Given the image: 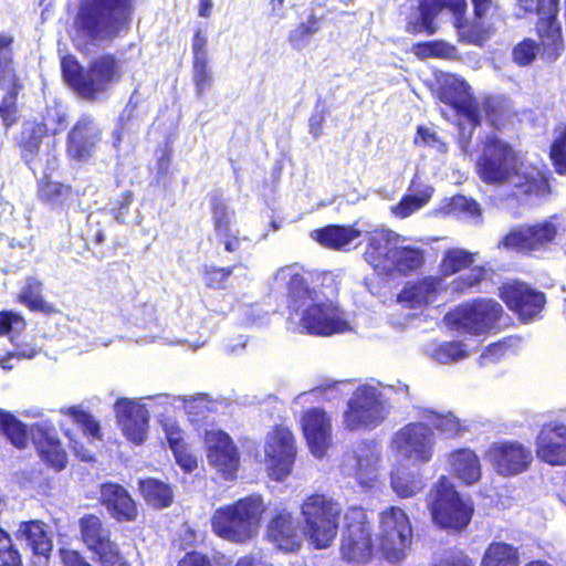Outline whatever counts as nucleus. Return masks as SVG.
<instances>
[{
  "label": "nucleus",
  "instance_id": "nucleus-58",
  "mask_svg": "<svg viewBox=\"0 0 566 566\" xmlns=\"http://www.w3.org/2000/svg\"><path fill=\"white\" fill-rule=\"evenodd\" d=\"M426 417L432 422L434 429L448 437H455L462 431L460 420L451 412L442 415L430 410Z\"/></svg>",
  "mask_w": 566,
  "mask_h": 566
},
{
  "label": "nucleus",
  "instance_id": "nucleus-26",
  "mask_svg": "<svg viewBox=\"0 0 566 566\" xmlns=\"http://www.w3.org/2000/svg\"><path fill=\"white\" fill-rule=\"evenodd\" d=\"M32 442L40 460L60 472L67 465V453L52 424L36 423L32 428Z\"/></svg>",
  "mask_w": 566,
  "mask_h": 566
},
{
  "label": "nucleus",
  "instance_id": "nucleus-36",
  "mask_svg": "<svg viewBox=\"0 0 566 566\" xmlns=\"http://www.w3.org/2000/svg\"><path fill=\"white\" fill-rule=\"evenodd\" d=\"M72 197V185L52 179L51 172L44 171L36 180V198L51 209H65Z\"/></svg>",
  "mask_w": 566,
  "mask_h": 566
},
{
  "label": "nucleus",
  "instance_id": "nucleus-7",
  "mask_svg": "<svg viewBox=\"0 0 566 566\" xmlns=\"http://www.w3.org/2000/svg\"><path fill=\"white\" fill-rule=\"evenodd\" d=\"M475 254L462 248H449L442 253L438 265L439 277H450L462 271L469 273L460 274L451 282V292L455 295L482 292V284L491 281L494 271L485 265H474Z\"/></svg>",
  "mask_w": 566,
  "mask_h": 566
},
{
  "label": "nucleus",
  "instance_id": "nucleus-41",
  "mask_svg": "<svg viewBox=\"0 0 566 566\" xmlns=\"http://www.w3.org/2000/svg\"><path fill=\"white\" fill-rule=\"evenodd\" d=\"M311 237L324 248L331 250H343L355 239L360 237V230L350 226L328 224L315 229Z\"/></svg>",
  "mask_w": 566,
  "mask_h": 566
},
{
  "label": "nucleus",
  "instance_id": "nucleus-51",
  "mask_svg": "<svg viewBox=\"0 0 566 566\" xmlns=\"http://www.w3.org/2000/svg\"><path fill=\"white\" fill-rule=\"evenodd\" d=\"M322 18L310 14L306 21L298 23L287 36L290 44L300 49L308 42L312 35L321 30Z\"/></svg>",
  "mask_w": 566,
  "mask_h": 566
},
{
  "label": "nucleus",
  "instance_id": "nucleus-29",
  "mask_svg": "<svg viewBox=\"0 0 566 566\" xmlns=\"http://www.w3.org/2000/svg\"><path fill=\"white\" fill-rule=\"evenodd\" d=\"M396 238L394 231L385 229H377L368 234L364 258L376 272L382 274L388 269Z\"/></svg>",
  "mask_w": 566,
  "mask_h": 566
},
{
  "label": "nucleus",
  "instance_id": "nucleus-33",
  "mask_svg": "<svg viewBox=\"0 0 566 566\" xmlns=\"http://www.w3.org/2000/svg\"><path fill=\"white\" fill-rule=\"evenodd\" d=\"M521 161L516 165V176L506 185L512 188L515 198L545 197L551 193L548 176L543 171H522Z\"/></svg>",
  "mask_w": 566,
  "mask_h": 566
},
{
  "label": "nucleus",
  "instance_id": "nucleus-55",
  "mask_svg": "<svg viewBox=\"0 0 566 566\" xmlns=\"http://www.w3.org/2000/svg\"><path fill=\"white\" fill-rule=\"evenodd\" d=\"M21 92H4L0 101V119L6 129L19 120L18 99Z\"/></svg>",
  "mask_w": 566,
  "mask_h": 566
},
{
  "label": "nucleus",
  "instance_id": "nucleus-14",
  "mask_svg": "<svg viewBox=\"0 0 566 566\" xmlns=\"http://www.w3.org/2000/svg\"><path fill=\"white\" fill-rule=\"evenodd\" d=\"M503 312L502 305L495 300L478 297L457 306L452 312V322L468 334L481 335L501 319Z\"/></svg>",
  "mask_w": 566,
  "mask_h": 566
},
{
  "label": "nucleus",
  "instance_id": "nucleus-20",
  "mask_svg": "<svg viewBox=\"0 0 566 566\" xmlns=\"http://www.w3.org/2000/svg\"><path fill=\"white\" fill-rule=\"evenodd\" d=\"M208 463L224 479H234L240 467V452L229 433L218 430L206 434Z\"/></svg>",
  "mask_w": 566,
  "mask_h": 566
},
{
  "label": "nucleus",
  "instance_id": "nucleus-5",
  "mask_svg": "<svg viewBox=\"0 0 566 566\" xmlns=\"http://www.w3.org/2000/svg\"><path fill=\"white\" fill-rule=\"evenodd\" d=\"M343 513L340 503L324 493L307 495L301 504L303 534L316 548L332 545L337 536Z\"/></svg>",
  "mask_w": 566,
  "mask_h": 566
},
{
  "label": "nucleus",
  "instance_id": "nucleus-10",
  "mask_svg": "<svg viewBox=\"0 0 566 566\" xmlns=\"http://www.w3.org/2000/svg\"><path fill=\"white\" fill-rule=\"evenodd\" d=\"M557 219V216H552L542 221L513 227L502 237L499 248L523 254L548 251L560 237Z\"/></svg>",
  "mask_w": 566,
  "mask_h": 566
},
{
  "label": "nucleus",
  "instance_id": "nucleus-39",
  "mask_svg": "<svg viewBox=\"0 0 566 566\" xmlns=\"http://www.w3.org/2000/svg\"><path fill=\"white\" fill-rule=\"evenodd\" d=\"M15 537L25 541L34 555L48 557L53 548L52 539L42 521L31 520L21 522Z\"/></svg>",
  "mask_w": 566,
  "mask_h": 566
},
{
  "label": "nucleus",
  "instance_id": "nucleus-32",
  "mask_svg": "<svg viewBox=\"0 0 566 566\" xmlns=\"http://www.w3.org/2000/svg\"><path fill=\"white\" fill-rule=\"evenodd\" d=\"M380 532L392 544L406 546L412 534L411 524L406 512L398 506H389L380 513Z\"/></svg>",
  "mask_w": 566,
  "mask_h": 566
},
{
  "label": "nucleus",
  "instance_id": "nucleus-50",
  "mask_svg": "<svg viewBox=\"0 0 566 566\" xmlns=\"http://www.w3.org/2000/svg\"><path fill=\"white\" fill-rule=\"evenodd\" d=\"M343 534L371 533L366 510L359 505H349L343 516Z\"/></svg>",
  "mask_w": 566,
  "mask_h": 566
},
{
  "label": "nucleus",
  "instance_id": "nucleus-34",
  "mask_svg": "<svg viewBox=\"0 0 566 566\" xmlns=\"http://www.w3.org/2000/svg\"><path fill=\"white\" fill-rule=\"evenodd\" d=\"M268 536L285 551H295L301 546L297 534V524L292 513L284 510L277 512L268 524Z\"/></svg>",
  "mask_w": 566,
  "mask_h": 566
},
{
  "label": "nucleus",
  "instance_id": "nucleus-57",
  "mask_svg": "<svg viewBox=\"0 0 566 566\" xmlns=\"http://www.w3.org/2000/svg\"><path fill=\"white\" fill-rule=\"evenodd\" d=\"M192 82L196 94L203 95L213 84V74L209 60L192 61Z\"/></svg>",
  "mask_w": 566,
  "mask_h": 566
},
{
  "label": "nucleus",
  "instance_id": "nucleus-35",
  "mask_svg": "<svg viewBox=\"0 0 566 566\" xmlns=\"http://www.w3.org/2000/svg\"><path fill=\"white\" fill-rule=\"evenodd\" d=\"M433 192V187L422 186L420 178L415 176L409 184L408 192L390 207V212L400 220L406 219L427 206Z\"/></svg>",
  "mask_w": 566,
  "mask_h": 566
},
{
  "label": "nucleus",
  "instance_id": "nucleus-44",
  "mask_svg": "<svg viewBox=\"0 0 566 566\" xmlns=\"http://www.w3.org/2000/svg\"><path fill=\"white\" fill-rule=\"evenodd\" d=\"M518 548L505 542H491L484 551L480 566H518Z\"/></svg>",
  "mask_w": 566,
  "mask_h": 566
},
{
  "label": "nucleus",
  "instance_id": "nucleus-48",
  "mask_svg": "<svg viewBox=\"0 0 566 566\" xmlns=\"http://www.w3.org/2000/svg\"><path fill=\"white\" fill-rule=\"evenodd\" d=\"M23 87V82L15 70L13 50L0 52V90L22 92Z\"/></svg>",
  "mask_w": 566,
  "mask_h": 566
},
{
  "label": "nucleus",
  "instance_id": "nucleus-25",
  "mask_svg": "<svg viewBox=\"0 0 566 566\" xmlns=\"http://www.w3.org/2000/svg\"><path fill=\"white\" fill-rule=\"evenodd\" d=\"M209 200L211 223L216 234L222 241L224 250L228 253L238 252L248 238L240 235L239 230H232V222L235 216L234 211L229 208L221 193H211Z\"/></svg>",
  "mask_w": 566,
  "mask_h": 566
},
{
  "label": "nucleus",
  "instance_id": "nucleus-9",
  "mask_svg": "<svg viewBox=\"0 0 566 566\" xmlns=\"http://www.w3.org/2000/svg\"><path fill=\"white\" fill-rule=\"evenodd\" d=\"M275 280L284 282L286 307L297 313L304 305L314 302L323 294V287L333 283L327 272L305 269L298 264L282 266L275 273Z\"/></svg>",
  "mask_w": 566,
  "mask_h": 566
},
{
  "label": "nucleus",
  "instance_id": "nucleus-42",
  "mask_svg": "<svg viewBox=\"0 0 566 566\" xmlns=\"http://www.w3.org/2000/svg\"><path fill=\"white\" fill-rule=\"evenodd\" d=\"M138 488L144 501L156 510L169 507L174 502L171 486L158 479H142L138 482Z\"/></svg>",
  "mask_w": 566,
  "mask_h": 566
},
{
  "label": "nucleus",
  "instance_id": "nucleus-15",
  "mask_svg": "<svg viewBox=\"0 0 566 566\" xmlns=\"http://www.w3.org/2000/svg\"><path fill=\"white\" fill-rule=\"evenodd\" d=\"M484 459L504 478L527 471L533 462L528 447L516 440L492 442L484 452Z\"/></svg>",
  "mask_w": 566,
  "mask_h": 566
},
{
  "label": "nucleus",
  "instance_id": "nucleus-12",
  "mask_svg": "<svg viewBox=\"0 0 566 566\" xmlns=\"http://www.w3.org/2000/svg\"><path fill=\"white\" fill-rule=\"evenodd\" d=\"M434 442V433L429 424L412 421L394 433L390 448L401 458L418 463H427L433 458Z\"/></svg>",
  "mask_w": 566,
  "mask_h": 566
},
{
  "label": "nucleus",
  "instance_id": "nucleus-23",
  "mask_svg": "<svg viewBox=\"0 0 566 566\" xmlns=\"http://www.w3.org/2000/svg\"><path fill=\"white\" fill-rule=\"evenodd\" d=\"M101 139L102 129L91 115L84 114L67 133L66 154L71 159L85 161L93 156Z\"/></svg>",
  "mask_w": 566,
  "mask_h": 566
},
{
  "label": "nucleus",
  "instance_id": "nucleus-4",
  "mask_svg": "<svg viewBox=\"0 0 566 566\" xmlns=\"http://www.w3.org/2000/svg\"><path fill=\"white\" fill-rule=\"evenodd\" d=\"M265 511L262 496L249 494L218 507L211 516L212 531L228 542L247 543L258 535Z\"/></svg>",
  "mask_w": 566,
  "mask_h": 566
},
{
  "label": "nucleus",
  "instance_id": "nucleus-18",
  "mask_svg": "<svg viewBox=\"0 0 566 566\" xmlns=\"http://www.w3.org/2000/svg\"><path fill=\"white\" fill-rule=\"evenodd\" d=\"M437 94L440 102L464 117L473 128L481 125L480 104L467 81L455 75H447L440 82Z\"/></svg>",
  "mask_w": 566,
  "mask_h": 566
},
{
  "label": "nucleus",
  "instance_id": "nucleus-38",
  "mask_svg": "<svg viewBox=\"0 0 566 566\" xmlns=\"http://www.w3.org/2000/svg\"><path fill=\"white\" fill-rule=\"evenodd\" d=\"M339 551L342 558L348 563L368 564L374 554L371 533L343 534Z\"/></svg>",
  "mask_w": 566,
  "mask_h": 566
},
{
  "label": "nucleus",
  "instance_id": "nucleus-19",
  "mask_svg": "<svg viewBox=\"0 0 566 566\" xmlns=\"http://www.w3.org/2000/svg\"><path fill=\"white\" fill-rule=\"evenodd\" d=\"M301 327L310 335L332 336L350 329L349 323L333 302H316L307 305L300 319Z\"/></svg>",
  "mask_w": 566,
  "mask_h": 566
},
{
  "label": "nucleus",
  "instance_id": "nucleus-28",
  "mask_svg": "<svg viewBox=\"0 0 566 566\" xmlns=\"http://www.w3.org/2000/svg\"><path fill=\"white\" fill-rule=\"evenodd\" d=\"M302 430L313 454L323 457L332 442L331 419L321 408H310L302 417Z\"/></svg>",
  "mask_w": 566,
  "mask_h": 566
},
{
  "label": "nucleus",
  "instance_id": "nucleus-3",
  "mask_svg": "<svg viewBox=\"0 0 566 566\" xmlns=\"http://www.w3.org/2000/svg\"><path fill=\"white\" fill-rule=\"evenodd\" d=\"M134 11V0H81L75 23L91 40H113L129 29Z\"/></svg>",
  "mask_w": 566,
  "mask_h": 566
},
{
  "label": "nucleus",
  "instance_id": "nucleus-47",
  "mask_svg": "<svg viewBox=\"0 0 566 566\" xmlns=\"http://www.w3.org/2000/svg\"><path fill=\"white\" fill-rule=\"evenodd\" d=\"M413 54L421 59H446L454 60L459 56L458 50L453 44L443 40H431L418 42L412 45Z\"/></svg>",
  "mask_w": 566,
  "mask_h": 566
},
{
  "label": "nucleus",
  "instance_id": "nucleus-37",
  "mask_svg": "<svg viewBox=\"0 0 566 566\" xmlns=\"http://www.w3.org/2000/svg\"><path fill=\"white\" fill-rule=\"evenodd\" d=\"M426 262V252L420 247L396 245L391 252L388 262V269H385V275H390L395 271L401 275H410L419 271Z\"/></svg>",
  "mask_w": 566,
  "mask_h": 566
},
{
  "label": "nucleus",
  "instance_id": "nucleus-17",
  "mask_svg": "<svg viewBox=\"0 0 566 566\" xmlns=\"http://www.w3.org/2000/svg\"><path fill=\"white\" fill-rule=\"evenodd\" d=\"M499 296L522 322L534 319L546 304L544 292L517 280L503 283L499 287Z\"/></svg>",
  "mask_w": 566,
  "mask_h": 566
},
{
  "label": "nucleus",
  "instance_id": "nucleus-63",
  "mask_svg": "<svg viewBox=\"0 0 566 566\" xmlns=\"http://www.w3.org/2000/svg\"><path fill=\"white\" fill-rule=\"evenodd\" d=\"M25 327L24 318L13 311H0V335H9L12 331H22Z\"/></svg>",
  "mask_w": 566,
  "mask_h": 566
},
{
  "label": "nucleus",
  "instance_id": "nucleus-56",
  "mask_svg": "<svg viewBox=\"0 0 566 566\" xmlns=\"http://www.w3.org/2000/svg\"><path fill=\"white\" fill-rule=\"evenodd\" d=\"M549 158L554 170L560 176L566 175V124L559 130V134L553 140L549 149Z\"/></svg>",
  "mask_w": 566,
  "mask_h": 566
},
{
  "label": "nucleus",
  "instance_id": "nucleus-13",
  "mask_svg": "<svg viewBox=\"0 0 566 566\" xmlns=\"http://www.w3.org/2000/svg\"><path fill=\"white\" fill-rule=\"evenodd\" d=\"M378 390L360 385L354 391L344 411V423L348 430L373 429L384 419V406Z\"/></svg>",
  "mask_w": 566,
  "mask_h": 566
},
{
  "label": "nucleus",
  "instance_id": "nucleus-31",
  "mask_svg": "<svg viewBox=\"0 0 566 566\" xmlns=\"http://www.w3.org/2000/svg\"><path fill=\"white\" fill-rule=\"evenodd\" d=\"M441 284L442 279L438 275H427L417 281L407 282L398 293L397 302L409 308L427 305L436 296Z\"/></svg>",
  "mask_w": 566,
  "mask_h": 566
},
{
  "label": "nucleus",
  "instance_id": "nucleus-6",
  "mask_svg": "<svg viewBox=\"0 0 566 566\" xmlns=\"http://www.w3.org/2000/svg\"><path fill=\"white\" fill-rule=\"evenodd\" d=\"M518 161V155L511 144L495 134H490L482 142L475 172L485 185L501 187L516 176Z\"/></svg>",
  "mask_w": 566,
  "mask_h": 566
},
{
  "label": "nucleus",
  "instance_id": "nucleus-62",
  "mask_svg": "<svg viewBox=\"0 0 566 566\" xmlns=\"http://www.w3.org/2000/svg\"><path fill=\"white\" fill-rule=\"evenodd\" d=\"M431 566H475V564L465 552L447 549L433 558Z\"/></svg>",
  "mask_w": 566,
  "mask_h": 566
},
{
  "label": "nucleus",
  "instance_id": "nucleus-22",
  "mask_svg": "<svg viewBox=\"0 0 566 566\" xmlns=\"http://www.w3.org/2000/svg\"><path fill=\"white\" fill-rule=\"evenodd\" d=\"M98 503L118 523H133L139 516L138 503L118 482L105 481L99 484Z\"/></svg>",
  "mask_w": 566,
  "mask_h": 566
},
{
  "label": "nucleus",
  "instance_id": "nucleus-60",
  "mask_svg": "<svg viewBox=\"0 0 566 566\" xmlns=\"http://www.w3.org/2000/svg\"><path fill=\"white\" fill-rule=\"evenodd\" d=\"M465 346L462 342L451 340L441 343L434 349V357L438 361L448 364L452 361H457L467 356Z\"/></svg>",
  "mask_w": 566,
  "mask_h": 566
},
{
  "label": "nucleus",
  "instance_id": "nucleus-2",
  "mask_svg": "<svg viewBox=\"0 0 566 566\" xmlns=\"http://www.w3.org/2000/svg\"><path fill=\"white\" fill-rule=\"evenodd\" d=\"M61 70L67 86L87 101L97 99L123 75L120 60L113 53L92 59L87 67H83L74 56L67 55L61 61Z\"/></svg>",
  "mask_w": 566,
  "mask_h": 566
},
{
  "label": "nucleus",
  "instance_id": "nucleus-49",
  "mask_svg": "<svg viewBox=\"0 0 566 566\" xmlns=\"http://www.w3.org/2000/svg\"><path fill=\"white\" fill-rule=\"evenodd\" d=\"M441 211L446 216L453 217H481V208L476 200L463 195H455L448 198L441 207Z\"/></svg>",
  "mask_w": 566,
  "mask_h": 566
},
{
  "label": "nucleus",
  "instance_id": "nucleus-30",
  "mask_svg": "<svg viewBox=\"0 0 566 566\" xmlns=\"http://www.w3.org/2000/svg\"><path fill=\"white\" fill-rule=\"evenodd\" d=\"M80 539L95 556L116 541L112 538L111 530L103 520L93 513H86L78 520Z\"/></svg>",
  "mask_w": 566,
  "mask_h": 566
},
{
  "label": "nucleus",
  "instance_id": "nucleus-53",
  "mask_svg": "<svg viewBox=\"0 0 566 566\" xmlns=\"http://www.w3.org/2000/svg\"><path fill=\"white\" fill-rule=\"evenodd\" d=\"M235 265L214 266L206 265L202 269V279L205 285L210 290H226L229 286V279L233 273Z\"/></svg>",
  "mask_w": 566,
  "mask_h": 566
},
{
  "label": "nucleus",
  "instance_id": "nucleus-16",
  "mask_svg": "<svg viewBox=\"0 0 566 566\" xmlns=\"http://www.w3.org/2000/svg\"><path fill=\"white\" fill-rule=\"evenodd\" d=\"M296 457L295 438L292 431L276 424L266 437L265 460L269 474L276 481H282L291 472Z\"/></svg>",
  "mask_w": 566,
  "mask_h": 566
},
{
  "label": "nucleus",
  "instance_id": "nucleus-1",
  "mask_svg": "<svg viewBox=\"0 0 566 566\" xmlns=\"http://www.w3.org/2000/svg\"><path fill=\"white\" fill-rule=\"evenodd\" d=\"M524 17H536L535 33L538 42L525 38L512 50L513 61L518 66L533 63L536 55L549 63L558 60L565 51V40L559 21V0H516Z\"/></svg>",
  "mask_w": 566,
  "mask_h": 566
},
{
  "label": "nucleus",
  "instance_id": "nucleus-8",
  "mask_svg": "<svg viewBox=\"0 0 566 566\" xmlns=\"http://www.w3.org/2000/svg\"><path fill=\"white\" fill-rule=\"evenodd\" d=\"M429 510L433 523L442 530L461 532L471 522L474 509L467 503L446 475L432 488Z\"/></svg>",
  "mask_w": 566,
  "mask_h": 566
},
{
  "label": "nucleus",
  "instance_id": "nucleus-43",
  "mask_svg": "<svg viewBox=\"0 0 566 566\" xmlns=\"http://www.w3.org/2000/svg\"><path fill=\"white\" fill-rule=\"evenodd\" d=\"M390 485L401 499L412 497L424 488L419 474L412 472L403 464H398L392 469L390 473Z\"/></svg>",
  "mask_w": 566,
  "mask_h": 566
},
{
  "label": "nucleus",
  "instance_id": "nucleus-21",
  "mask_svg": "<svg viewBox=\"0 0 566 566\" xmlns=\"http://www.w3.org/2000/svg\"><path fill=\"white\" fill-rule=\"evenodd\" d=\"M115 416L125 438L136 446L143 444L147 438L149 412L145 405L120 397L116 400Z\"/></svg>",
  "mask_w": 566,
  "mask_h": 566
},
{
  "label": "nucleus",
  "instance_id": "nucleus-40",
  "mask_svg": "<svg viewBox=\"0 0 566 566\" xmlns=\"http://www.w3.org/2000/svg\"><path fill=\"white\" fill-rule=\"evenodd\" d=\"M449 463L454 475L463 483L471 485L480 481L482 475L478 454L469 448H460L449 455Z\"/></svg>",
  "mask_w": 566,
  "mask_h": 566
},
{
  "label": "nucleus",
  "instance_id": "nucleus-59",
  "mask_svg": "<svg viewBox=\"0 0 566 566\" xmlns=\"http://www.w3.org/2000/svg\"><path fill=\"white\" fill-rule=\"evenodd\" d=\"M105 240L106 229L101 224V222L87 224L85 238L86 247L99 259L107 256V252L102 248Z\"/></svg>",
  "mask_w": 566,
  "mask_h": 566
},
{
  "label": "nucleus",
  "instance_id": "nucleus-24",
  "mask_svg": "<svg viewBox=\"0 0 566 566\" xmlns=\"http://www.w3.org/2000/svg\"><path fill=\"white\" fill-rule=\"evenodd\" d=\"M535 453L539 461L549 465H566V424L544 423L535 439Z\"/></svg>",
  "mask_w": 566,
  "mask_h": 566
},
{
  "label": "nucleus",
  "instance_id": "nucleus-64",
  "mask_svg": "<svg viewBox=\"0 0 566 566\" xmlns=\"http://www.w3.org/2000/svg\"><path fill=\"white\" fill-rule=\"evenodd\" d=\"M191 51L192 61L209 60L208 38L200 28L196 29L193 32L191 39Z\"/></svg>",
  "mask_w": 566,
  "mask_h": 566
},
{
  "label": "nucleus",
  "instance_id": "nucleus-27",
  "mask_svg": "<svg viewBox=\"0 0 566 566\" xmlns=\"http://www.w3.org/2000/svg\"><path fill=\"white\" fill-rule=\"evenodd\" d=\"M444 9L461 15L465 13L467 0H418L419 20L409 21L407 32L413 35L422 32L434 34L438 31L434 20Z\"/></svg>",
  "mask_w": 566,
  "mask_h": 566
},
{
  "label": "nucleus",
  "instance_id": "nucleus-52",
  "mask_svg": "<svg viewBox=\"0 0 566 566\" xmlns=\"http://www.w3.org/2000/svg\"><path fill=\"white\" fill-rule=\"evenodd\" d=\"M463 14L454 15V27L459 30L460 41L467 44L481 45L489 36L488 30L479 22L468 23Z\"/></svg>",
  "mask_w": 566,
  "mask_h": 566
},
{
  "label": "nucleus",
  "instance_id": "nucleus-46",
  "mask_svg": "<svg viewBox=\"0 0 566 566\" xmlns=\"http://www.w3.org/2000/svg\"><path fill=\"white\" fill-rule=\"evenodd\" d=\"M0 433L18 450L28 447L29 434L27 424L19 420L13 413L0 408Z\"/></svg>",
  "mask_w": 566,
  "mask_h": 566
},
{
  "label": "nucleus",
  "instance_id": "nucleus-45",
  "mask_svg": "<svg viewBox=\"0 0 566 566\" xmlns=\"http://www.w3.org/2000/svg\"><path fill=\"white\" fill-rule=\"evenodd\" d=\"M42 290L43 285L40 281L29 279L18 294L17 301L27 306L31 312L45 315L57 313L56 307L42 297Z\"/></svg>",
  "mask_w": 566,
  "mask_h": 566
},
{
  "label": "nucleus",
  "instance_id": "nucleus-61",
  "mask_svg": "<svg viewBox=\"0 0 566 566\" xmlns=\"http://www.w3.org/2000/svg\"><path fill=\"white\" fill-rule=\"evenodd\" d=\"M99 566H132L117 542L94 556Z\"/></svg>",
  "mask_w": 566,
  "mask_h": 566
},
{
  "label": "nucleus",
  "instance_id": "nucleus-11",
  "mask_svg": "<svg viewBox=\"0 0 566 566\" xmlns=\"http://www.w3.org/2000/svg\"><path fill=\"white\" fill-rule=\"evenodd\" d=\"M14 142L20 157L27 166L34 165L40 155L44 153L46 155V168L50 171L57 169L59 159L54 154L56 143L44 122L24 120L20 132L14 137Z\"/></svg>",
  "mask_w": 566,
  "mask_h": 566
},
{
  "label": "nucleus",
  "instance_id": "nucleus-54",
  "mask_svg": "<svg viewBox=\"0 0 566 566\" xmlns=\"http://www.w3.org/2000/svg\"><path fill=\"white\" fill-rule=\"evenodd\" d=\"M64 413L73 418V420L82 428L85 436L97 440L102 439L99 423L88 411L82 410L76 406H71L64 411Z\"/></svg>",
  "mask_w": 566,
  "mask_h": 566
}]
</instances>
